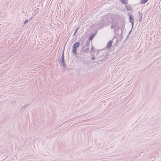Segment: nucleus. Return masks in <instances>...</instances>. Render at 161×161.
I'll return each instance as SVG.
<instances>
[{
	"label": "nucleus",
	"mask_w": 161,
	"mask_h": 161,
	"mask_svg": "<svg viewBox=\"0 0 161 161\" xmlns=\"http://www.w3.org/2000/svg\"><path fill=\"white\" fill-rule=\"evenodd\" d=\"M80 44V43L79 42H76L73 45V47L76 48L77 47H78L79 46Z\"/></svg>",
	"instance_id": "nucleus-1"
},
{
	"label": "nucleus",
	"mask_w": 161,
	"mask_h": 161,
	"mask_svg": "<svg viewBox=\"0 0 161 161\" xmlns=\"http://www.w3.org/2000/svg\"><path fill=\"white\" fill-rule=\"evenodd\" d=\"M121 2L125 4H127L128 3V0H120Z\"/></svg>",
	"instance_id": "nucleus-2"
},
{
	"label": "nucleus",
	"mask_w": 161,
	"mask_h": 161,
	"mask_svg": "<svg viewBox=\"0 0 161 161\" xmlns=\"http://www.w3.org/2000/svg\"><path fill=\"white\" fill-rule=\"evenodd\" d=\"M129 18L130 22L132 24H133V18L131 16H130Z\"/></svg>",
	"instance_id": "nucleus-3"
},
{
	"label": "nucleus",
	"mask_w": 161,
	"mask_h": 161,
	"mask_svg": "<svg viewBox=\"0 0 161 161\" xmlns=\"http://www.w3.org/2000/svg\"><path fill=\"white\" fill-rule=\"evenodd\" d=\"M112 45V42L109 41L107 44V46L108 47H110Z\"/></svg>",
	"instance_id": "nucleus-4"
},
{
	"label": "nucleus",
	"mask_w": 161,
	"mask_h": 161,
	"mask_svg": "<svg viewBox=\"0 0 161 161\" xmlns=\"http://www.w3.org/2000/svg\"><path fill=\"white\" fill-rule=\"evenodd\" d=\"M72 52L74 53H75V54L76 53V48L73 47V49H72Z\"/></svg>",
	"instance_id": "nucleus-5"
},
{
	"label": "nucleus",
	"mask_w": 161,
	"mask_h": 161,
	"mask_svg": "<svg viewBox=\"0 0 161 161\" xmlns=\"http://www.w3.org/2000/svg\"><path fill=\"white\" fill-rule=\"evenodd\" d=\"M126 8L127 9V10H128L130 11V10H131V9H132L131 7L130 6H126Z\"/></svg>",
	"instance_id": "nucleus-6"
},
{
	"label": "nucleus",
	"mask_w": 161,
	"mask_h": 161,
	"mask_svg": "<svg viewBox=\"0 0 161 161\" xmlns=\"http://www.w3.org/2000/svg\"><path fill=\"white\" fill-rule=\"evenodd\" d=\"M94 37V35H92L90 37L89 39L90 40H92L93 39Z\"/></svg>",
	"instance_id": "nucleus-7"
},
{
	"label": "nucleus",
	"mask_w": 161,
	"mask_h": 161,
	"mask_svg": "<svg viewBox=\"0 0 161 161\" xmlns=\"http://www.w3.org/2000/svg\"><path fill=\"white\" fill-rule=\"evenodd\" d=\"M148 0H142V3L144 4L147 2Z\"/></svg>",
	"instance_id": "nucleus-8"
},
{
	"label": "nucleus",
	"mask_w": 161,
	"mask_h": 161,
	"mask_svg": "<svg viewBox=\"0 0 161 161\" xmlns=\"http://www.w3.org/2000/svg\"><path fill=\"white\" fill-rule=\"evenodd\" d=\"M95 56H93V57H92L91 58V59H92V60H93V59H95Z\"/></svg>",
	"instance_id": "nucleus-9"
},
{
	"label": "nucleus",
	"mask_w": 161,
	"mask_h": 161,
	"mask_svg": "<svg viewBox=\"0 0 161 161\" xmlns=\"http://www.w3.org/2000/svg\"><path fill=\"white\" fill-rule=\"evenodd\" d=\"M61 58H63V60H64V54L63 53L62 56H61Z\"/></svg>",
	"instance_id": "nucleus-10"
},
{
	"label": "nucleus",
	"mask_w": 161,
	"mask_h": 161,
	"mask_svg": "<svg viewBox=\"0 0 161 161\" xmlns=\"http://www.w3.org/2000/svg\"><path fill=\"white\" fill-rule=\"evenodd\" d=\"M78 29V28L77 29H76V30L75 31L74 34H75L76 33V32L77 31Z\"/></svg>",
	"instance_id": "nucleus-11"
},
{
	"label": "nucleus",
	"mask_w": 161,
	"mask_h": 161,
	"mask_svg": "<svg viewBox=\"0 0 161 161\" xmlns=\"http://www.w3.org/2000/svg\"><path fill=\"white\" fill-rule=\"evenodd\" d=\"M27 21V20L25 21V24L26 22Z\"/></svg>",
	"instance_id": "nucleus-12"
}]
</instances>
